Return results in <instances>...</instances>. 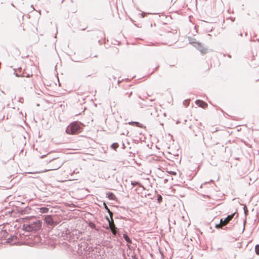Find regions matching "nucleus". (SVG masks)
<instances>
[{"label":"nucleus","mask_w":259,"mask_h":259,"mask_svg":"<svg viewBox=\"0 0 259 259\" xmlns=\"http://www.w3.org/2000/svg\"><path fill=\"white\" fill-rule=\"evenodd\" d=\"M223 226H224V225H223V224H221V223L220 222L219 224L215 225V227L217 229H220V228L223 229Z\"/></svg>","instance_id":"nucleus-16"},{"label":"nucleus","mask_w":259,"mask_h":259,"mask_svg":"<svg viewBox=\"0 0 259 259\" xmlns=\"http://www.w3.org/2000/svg\"><path fill=\"white\" fill-rule=\"evenodd\" d=\"M41 227V222L35 219L23 225V229L26 231L32 232L39 230Z\"/></svg>","instance_id":"nucleus-1"},{"label":"nucleus","mask_w":259,"mask_h":259,"mask_svg":"<svg viewBox=\"0 0 259 259\" xmlns=\"http://www.w3.org/2000/svg\"><path fill=\"white\" fill-rule=\"evenodd\" d=\"M190 43L192 44L194 47L198 49L201 53L206 54L207 50L202 45L198 42L190 41Z\"/></svg>","instance_id":"nucleus-5"},{"label":"nucleus","mask_w":259,"mask_h":259,"mask_svg":"<svg viewBox=\"0 0 259 259\" xmlns=\"http://www.w3.org/2000/svg\"><path fill=\"white\" fill-rule=\"evenodd\" d=\"M106 195L107 197L110 200H115L116 198L115 195L111 192H108Z\"/></svg>","instance_id":"nucleus-12"},{"label":"nucleus","mask_w":259,"mask_h":259,"mask_svg":"<svg viewBox=\"0 0 259 259\" xmlns=\"http://www.w3.org/2000/svg\"><path fill=\"white\" fill-rule=\"evenodd\" d=\"M110 215V217L111 219V220H113V218H112V217H113V213L112 212H111V211H109V212H108Z\"/></svg>","instance_id":"nucleus-21"},{"label":"nucleus","mask_w":259,"mask_h":259,"mask_svg":"<svg viewBox=\"0 0 259 259\" xmlns=\"http://www.w3.org/2000/svg\"><path fill=\"white\" fill-rule=\"evenodd\" d=\"M56 219V217H52V215H48L45 217V221L48 225L53 228L58 224V222Z\"/></svg>","instance_id":"nucleus-4"},{"label":"nucleus","mask_w":259,"mask_h":259,"mask_svg":"<svg viewBox=\"0 0 259 259\" xmlns=\"http://www.w3.org/2000/svg\"><path fill=\"white\" fill-rule=\"evenodd\" d=\"M90 226L92 228H94L95 227V225L93 223H91L90 224Z\"/></svg>","instance_id":"nucleus-23"},{"label":"nucleus","mask_w":259,"mask_h":259,"mask_svg":"<svg viewBox=\"0 0 259 259\" xmlns=\"http://www.w3.org/2000/svg\"><path fill=\"white\" fill-rule=\"evenodd\" d=\"M123 237L124 240L127 243H132V240H131L130 237H128V236L126 234H124Z\"/></svg>","instance_id":"nucleus-13"},{"label":"nucleus","mask_w":259,"mask_h":259,"mask_svg":"<svg viewBox=\"0 0 259 259\" xmlns=\"http://www.w3.org/2000/svg\"><path fill=\"white\" fill-rule=\"evenodd\" d=\"M137 184H138V182H132V184L133 185V186H135L136 185H137Z\"/></svg>","instance_id":"nucleus-24"},{"label":"nucleus","mask_w":259,"mask_h":259,"mask_svg":"<svg viewBox=\"0 0 259 259\" xmlns=\"http://www.w3.org/2000/svg\"><path fill=\"white\" fill-rule=\"evenodd\" d=\"M195 103L196 105L203 108H205L207 106V103L200 100H196Z\"/></svg>","instance_id":"nucleus-9"},{"label":"nucleus","mask_w":259,"mask_h":259,"mask_svg":"<svg viewBox=\"0 0 259 259\" xmlns=\"http://www.w3.org/2000/svg\"><path fill=\"white\" fill-rule=\"evenodd\" d=\"M41 209H47V208H45V207H43V208H41Z\"/></svg>","instance_id":"nucleus-28"},{"label":"nucleus","mask_w":259,"mask_h":259,"mask_svg":"<svg viewBox=\"0 0 259 259\" xmlns=\"http://www.w3.org/2000/svg\"><path fill=\"white\" fill-rule=\"evenodd\" d=\"M13 240V238H9L7 239V243H12L13 244V243L12 242V241Z\"/></svg>","instance_id":"nucleus-20"},{"label":"nucleus","mask_w":259,"mask_h":259,"mask_svg":"<svg viewBox=\"0 0 259 259\" xmlns=\"http://www.w3.org/2000/svg\"><path fill=\"white\" fill-rule=\"evenodd\" d=\"M162 200V197L161 195H159L157 197V201L160 203Z\"/></svg>","instance_id":"nucleus-19"},{"label":"nucleus","mask_w":259,"mask_h":259,"mask_svg":"<svg viewBox=\"0 0 259 259\" xmlns=\"http://www.w3.org/2000/svg\"><path fill=\"white\" fill-rule=\"evenodd\" d=\"M216 250H217V251L221 250H222V248H221V247H220V248H217Z\"/></svg>","instance_id":"nucleus-26"},{"label":"nucleus","mask_w":259,"mask_h":259,"mask_svg":"<svg viewBox=\"0 0 259 259\" xmlns=\"http://www.w3.org/2000/svg\"><path fill=\"white\" fill-rule=\"evenodd\" d=\"M118 146L119 145L117 143H114L111 145V148L116 150L118 147Z\"/></svg>","instance_id":"nucleus-15"},{"label":"nucleus","mask_w":259,"mask_h":259,"mask_svg":"<svg viewBox=\"0 0 259 259\" xmlns=\"http://www.w3.org/2000/svg\"><path fill=\"white\" fill-rule=\"evenodd\" d=\"M255 251L256 254L259 255V245L257 244L255 246Z\"/></svg>","instance_id":"nucleus-17"},{"label":"nucleus","mask_w":259,"mask_h":259,"mask_svg":"<svg viewBox=\"0 0 259 259\" xmlns=\"http://www.w3.org/2000/svg\"><path fill=\"white\" fill-rule=\"evenodd\" d=\"M64 161L59 158H53L49 161V170H56L59 168L64 163Z\"/></svg>","instance_id":"nucleus-3"},{"label":"nucleus","mask_w":259,"mask_h":259,"mask_svg":"<svg viewBox=\"0 0 259 259\" xmlns=\"http://www.w3.org/2000/svg\"><path fill=\"white\" fill-rule=\"evenodd\" d=\"M78 250H80V251H78V253H80L81 254H83V251H85V249L88 247V243L87 242H82L80 244H78Z\"/></svg>","instance_id":"nucleus-8"},{"label":"nucleus","mask_w":259,"mask_h":259,"mask_svg":"<svg viewBox=\"0 0 259 259\" xmlns=\"http://www.w3.org/2000/svg\"><path fill=\"white\" fill-rule=\"evenodd\" d=\"M82 124L77 121L71 122L66 129V132L69 135H75L81 131V125Z\"/></svg>","instance_id":"nucleus-2"},{"label":"nucleus","mask_w":259,"mask_h":259,"mask_svg":"<svg viewBox=\"0 0 259 259\" xmlns=\"http://www.w3.org/2000/svg\"><path fill=\"white\" fill-rule=\"evenodd\" d=\"M104 205L105 206V208L106 209V210H107V212H109V211H110L109 208L108 207V206L105 204V203H104Z\"/></svg>","instance_id":"nucleus-22"},{"label":"nucleus","mask_w":259,"mask_h":259,"mask_svg":"<svg viewBox=\"0 0 259 259\" xmlns=\"http://www.w3.org/2000/svg\"><path fill=\"white\" fill-rule=\"evenodd\" d=\"M18 70L19 71L18 72H17L15 69H14L15 72L14 74H15V75L17 77H24L25 74H24V71L21 73V70H22L21 68H18Z\"/></svg>","instance_id":"nucleus-11"},{"label":"nucleus","mask_w":259,"mask_h":259,"mask_svg":"<svg viewBox=\"0 0 259 259\" xmlns=\"http://www.w3.org/2000/svg\"><path fill=\"white\" fill-rule=\"evenodd\" d=\"M234 215H235V213H233L231 214L228 215L224 219H221L220 220L221 224H223V225L225 226L226 225L228 224L230 221L232 220V219L233 218Z\"/></svg>","instance_id":"nucleus-7"},{"label":"nucleus","mask_w":259,"mask_h":259,"mask_svg":"<svg viewBox=\"0 0 259 259\" xmlns=\"http://www.w3.org/2000/svg\"><path fill=\"white\" fill-rule=\"evenodd\" d=\"M18 70L19 71L18 72H17L15 69H14L15 72L14 74H15V75L17 77H24L25 74H24V71L21 73V70H22L21 68H18Z\"/></svg>","instance_id":"nucleus-10"},{"label":"nucleus","mask_w":259,"mask_h":259,"mask_svg":"<svg viewBox=\"0 0 259 259\" xmlns=\"http://www.w3.org/2000/svg\"><path fill=\"white\" fill-rule=\"evenodd\" d=\"M32 75H30L29 74H27L26 76L25 75V77H29L30 76H31Z\"/></svg>","instance_id":"nucleus-25"},{"label":"nucleus","mask_w":259,"mask_h":259,"mask_svg":"<svg viewBox=\"0 0 259 259\" xmlns=\"http://www.w3.org/2000/svg\"><path fill=\"white\" fill-rule=\"evenodd\" d=\"M122 147H123V148H125V146H124V144H123Z\"/></svg>","instance_id":"nucleus-27"},{"label":"nucleus","mask_w":259,"mask_h":259,"mask_svg":"<svg viewBox=\"0 0 259 259\" xmlns=\"http://www.w3.org/2000/svg\"><path fill=\"white\" fill-rule=\"evenodd\" d=\"M107 220L108 221L109 224V228L110 229L111 232L113 235H116L117 233V228L116 227L113 220H110L108 217L106 218Z\"/></svg>","instance_id":"nucleus-6"},{"label":"nucleus","mask_w":259,"mask_h":259,"mask_svg":"<svg viewBox=\"0 0 259 259\" xmlns=\"http://www.w3.org/2000/svg\"><path fill=\"white\" fill-rule=\"evenodd\" d=\"M129 124H132V125H135L137 127H143V125L140 123H139L138 122H135V121L131 122H129Z\"/></svg>","instance_id":"nucleus-14"},{"label":"nucleus","mask_w":259,"mask_h":259,"mask_svg":"<svg viewBox=\"0 0 259 259\" xmlns=\"http://www.w3.org/2000/svg\"><path fill=\"white\" fill-rule=\"evenodd\" d=\"M132 92H131V93H130V95H129V96H128V97H130V96L132 95Z\"/></svg>","instance_id":"nucleus-29"},{"label":"nucleus","mask_w":259,"mask_h":259,"mask_svg":"<svg viewBox=\"0 0 259 259\" xmlns=\"http://www.w3.org/2000/svg\"><path fill=\"white\" fill-rule=\"evenodd\" d=\"M189 100H185L184 102H183V104L185 106H188L189 105Z\"/></svg>","instance_id":"nucleus-18"}]
</instances>
